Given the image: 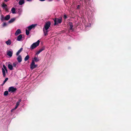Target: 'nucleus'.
Returning a JSON list of instances; mask_svg holds the SVG:
<instances>
[{
  "mask_svg": "<svg viewBox=\"0 0 131 131\" xmlns=\"http://www.w3.org/2000/svg\"><path fill=\"white\" fill-rule=\"evenodd\" d=\"M23 50V48H20L19 50H18V51L16 53V55L17 56H18L19 55V54Z\"/></svg>",
  "mask_w": 131,
  "mask_h": 131,
  "instance_id": "20",
  "label": "nucleus"
},
{
  "mask_svg": "<svg viewBox=\"0 0 131 131\" xmlns=\"http://www.w3.org/2000/svg\"><path fill=\"white\" fill-rule=\"evenodd\" d=\"M21 33V32L20 30L19 29H17L15 33V35L16 36H17L19 34Z\"/></svg>",
  "mask_w": 131,
  "mask_h": 131,
  "instance_id": "10",
  "label": "nucleus"
},
{
  "mask_svg": "<svg viewBox=\"0 0 131 131\" xmlns=\"http://www.w3.org/2000/svg\"><path fill=\"white\" fill-rule=\"evenodd\" d=\"M21 99H20L18 102H17L15 107L14 108V109H16L17 108L18 105H19L20 103L21 102Z\"/></svg>",
  "mask_w": 131,
  "mask_h": 131,
  "instance_id": "11",
  "label": "nucleus"
},
{
  "mask_svg": "<svg viewBox=\"0 0 131 131\" xmlns=\"http://www.w3.org/2000/svg\"><path fill=\"white\" fill-rule=\"evenodd\" d=\"M42 52V50H39V51H37L36 53V55H38V54H39L41 52Z\"/></svg>",
  "mask_w": 131,
  "mask_h": 131,
  "instance_id": "27",
  "label": "nucleus"
},
{
  "mask_svg": "<svg viewBox=\"0 0 131 131\" xmlns=\"http://www.w3.org/2000/svg\"><path fill=\"white\" fill-rule=\"evenodd\" d=\"M8 69L11 70H13V67L11 63L9 64H8Z\"/></svg>",
  "mask_w": 131,
  "mask_h": 131,
  "instance_id": "12",
  "label": "nucleus"
},
{
  "mask_svg": "<svg viewBox=\"0 0 131 131\" xmlns=\"http://www.w3.org/2000/svg\"><path fill=\"white\" fill-rule=\"evenodd\" d=\"M39 61V60L37 57H35L32 60V61H33L34 62H37Z\"/></svg>",
  "mask_w": 131,
  "mask_h": 131,
  "instance_id": "21",
  "label": "nucleus"
},
{
  "mask_svg": "<svg viewBox=\"0 0 131 131\" xmlns=\"http://www.w3.org/2000/svg\"><path fill=\"white\" fill-rule=\"evenodd\" d=\"M15 10L16 9L14 7H13L11 10V11L12 12V13L13 14H14L16 13H15Z\"/></svg>",
  "mask_w": 131,
  "mask_h": 131,
  "instance_id": "22",
  "label": "nucleus"
},
{
  "mask_svg": "<svg viewBox=\"0 0 131 131\" xmlns=\"http://www.w3.org/2000/svg\"><path fill=\"white\" fill-rule=\"evenodd\" d=\"M15 18H12L8 21V23H12L14 22L15 20Z\"/></svg>",
  "mask_w": 131,
  "mask_h": 131,
  "instance_id": "15",
  "label": "nucleus"
},
{
  "mask_svg": "<svg viewBox=\"0 0 131 131\" xmlns=\"http://www.w3.org/2000/svg\"><path fill=\"white\" fill-rule=\"evenodd\" d=\"M8 91H6L4 92V95L5 96H6L8 94Z\"/></svg>",
  "mask_w": 131,
  "mask_h": 131,
  "instance_id": "26",
  "label": "nucleus"
},
{
  "mask_svg": "<svg viewBox=\"0 0 131 131\" xmlns=\"http://www.w3.org/2000/svg\"><path fill=\"white\" fill-rule=\"evenodd\" d=\"M69 25L70 26V30H73V25L72 23V22H70L69 23Z\"/></svg>",
  "mask_w": 131,
  "mask_h": 131,
  "instance_id": "16",
  "label": "nucleus"
},
{
  "mask_svg": "<svg viewBox=\"0 0 131 131\" xmlns=\"http://www.w3.org/2000/svg\"><path fill=\"white\" fill-rule=\"evenodd\" d=\"M4 17L3 15H1V19L2 21L5 20Z\"/></svg>",
  "mask_w": 131,
  "mask_h": 131,
  "instance_id": "23",
  "label": "nucleus"
},
{
  "mask_svg": "<svg viewBox=\"0 0 131 131\" xmlns=\"http://www.w3.org/2000/svg\"><path fill=\"white\" fill-rule=\"evenodd\" d=\"M2 73L3 76L5 77L6 76V71L7 73V70L6 67L4 65H3V68L2 69Z\"/></svg>",
  "mask_w": 131,
  "mask_h": 131,
  "instance_id": "4",
  "label": "nucleus"
},
{
  "mask_svg": "<svg viewBox=\"0 0 131 131\" xmlns=\"http://www.w3.org/2000/svg\"><path fill=\"white\" fill-rule=\"evenodd\" d=\"M28 2H31L32 0H27Z\"/></svg>",
  "mask_w": 131,
  "mask_h": 131,
  "instance_id": "38",
  "label": "nucleus"
},
{
  "mask_svg": "<svg viewBox=\"0 0 131 131\" xmlns=\"http://www.w3.org/2000/svg\"><path fill=\"white\" fill-rule=\"evenodd\" d=\"M40 41L38 40L37 42L33 43L30 46V48L32 50L38 46L39 44Z\"/></svg>",
  "mask_w": 131,
  "mask_h": 131,
  "instance_id": "2",
  "label": "nucleus"
},
{
  "mask_svg": "<svg viewBox=\"0 0 131 131\" xmlns=\"http://www.w3.org/2000/svg\"><path fill=\"white\" fill-rule=\"evenodd\" d=\"M25 3L24 0H20L19 1L18 3L19 5H22Z\"/></svg>",
  "mask_w": 131,
  "mask_h": 131,
  "instance_id": "17",
  "label": "nucleus"
},
{
  "mask_svg": "<svg viewBox=\"0 0 131 131\" xmlns=\"http://www.w3.org/2000/svg\"><path fill=\"white\" fill-rule=\"evenodd\" d=\"M10 18V15H7L4 17L5 20H8Z\"/></svg>",
  "mask_w": 131,
  "mask_h": 131,
  "instance_id": "14",
  "label": "nucleus"
},
{
  "mask_svg": "<svg viewBox=\"0 0 131 131\" xmlns=\"http://www.w3.org/2000/svg\"><path fill=\"white\" fill-rule=\"evenodd\" d=\"M49 1L50 2V1H53V0H49Z\"/></svg>",
  "mask_w": 131,
  "mask_h": 131,
  "instance_id": "39",
  "label": "nucleus"
},
{
  "mask_svg": "<svg viewBox=\"0 0 131 131\" xmlns=\"http://www.w3.org/2000/svg\"><path fill=\"white\" fill-rule=\"evenodd\" d=\"M64 18L65 19H66L67 18V17L66 15H65L64 16Z\"/></svg>",
  "mask_w": 131,
  "mask_h": 131,
  "instance_id": "34",
  "label": "nucleus"
},
{
  "mask_svg": "<svg viewBox=\"0 0 131 131\" xmlns=\"http://www.w3.org/2000/svg\"><path fill=\"white\" fill-rule=\"evenodd\" d=\"M39 0L41 1L42 2V1H45V0Z\"/></svg>",
  "mask_w": 131,
  "mask_h": 131,
  "instance_id": "37",
  "label": "nucleus"
},
{
  "mask_svg": "<svg viewBox=\"0 0 131 131\" xmlns=\"http://www.w3.org/2000/svg\"><path fill=\"white\" fill-rule=\"evenodd\" d=\"M17 60L19 62H21L22 61V58L21 56L19 55L17 58Z\"/></svg>",
  "mask_w": 131,
  "mask_h": 131,
  "instance_id": "13",
  "label": "nucleus"
},
{
  "mask_svg": "<svg viewBox=\"0 0 131 131\" xmlns=\"http://www.w3.org/2000/svg\"><path fill=\"white\" fill-rule=\"evenodd\" d=\"M16 1H18V0H16Z\"/></svg>",
  "mask_w": 131,
  "mask_h": 131,
  "instance_id": "40",
  "label": "nucleus"
},
{
  "mask_svg": "<svg viewBox=\"0 0 131 131\" xmlns=\"http://www.w3.org/2000/svg\"><path fill=\"white\" fill-rule=\"evenodd\" d=\"M37 25V24H32L27 27L29 31H30L32 28H35V26Z\"/></svg>",
  "mask_w": 131,
  "mask_h": 131,
  "instance_id": "8",
  "label": "nucleus"
},
{
  "mask_svg": "<svg viewBox=\"0 0 131 131\" xmlns=\"http://www.w3.org/2000/svg\"><path fill=\"white\" fill-rule=\"evenodd\" d=\"M29 30H28L27 29L26 30V33L27 36H28L29 34Z\"/></svg>",
  "mask_w": 131,
  "mask_h": 131,
  "instance_id": "25",
  "label": "nucleus"
},
{
  "mask_svg": "<svg viewBox=\"0 0 131 131\" xmlns=\"http://www.w3.org/2000/svg\"><path fill=\"white\" fill-rule=\"evenodd\" d=\"M29 58V56L28 55H27L24 58V60L26 61L28 60Z\"/></svg>",
  "mask_w": 131,
  "mask_h": 131,
  "instance_id": "24",
  "label": "nucleus"
},
{
  "mask_svg": "<svg viewBox=\"0 0 131 131\" xmlns=\"http://www.w3.org/2000/svg\"><path fill=\"white\" fill-rule=\"evenodd\" d=\"M80 7V6L79 5H78L77 6V9H79Z\"/></svg>",
  "mask_w": 131,
  "mask_h": 131,
  "instance_id": "32",
  "label": "nucleus"
},
{
  "mask_svg": "<svg viewBox=\"0 0 131 131\" xmlns=\"http://www.w3.org/2000/svg\"><path fill=\"white\" fill-rule=\"evenodd\" d=\"M53 20L54 22V25H55L59 23H61L62 21V19L61 18H56L53 19Z\"/></svg>",
  "mask_w": 131,
  "mask_h": 131,
  "instance_id": "3",
  "label": "nucleus"
},
{
  "mask_svg": "<svg viewBox=\"0 0 131 131\" xmlns=\"http://www.w3.org/2000/svg\"><path fill=\"white\" fill-rule=\"evenodd\" d=\"M4 0L5 2H8V1H9V0Z\"/></svg>",
  "mask_w": 131,
  "mask_h": 131,
  "instance_id": "36",
  "label": "nucleus"
},
{
  "mask_svg": "<svg viewBox=\"0 0 131 131\" xmlns=\"http://www.w3.org/2000/svg\"><path fill=\"white\" fill-rule=\"evenodd\" d=\"M7 23H3V25H2V26L3 27H5L7 26Z\"/></svg>",
  "mask_w": 131,
  "mask_h": 131,
  "instance_id": "28",
  "label": "nucleus"
},
{
  "mask_svg": "<svg viewBox=\"0 0 131 131\" xmlns=\"http://www.w3.org/2000/svg\"><path fill=\"white\" fill-rule=\"evenodd\" d=\"M16 65V64L15 63H13V66L14 67H15Z\"/></svg>",
  "mask_w": 131,
  "mask_h": 131,
  "instance_id": "31",
  "label": "nucleus"
},
{
  "mask_svg": "<svg viewBox=\"0 0 131 131\" xmlns=\"http://www.w3.org/2000/svg\"><path fill=\"white\" fill-rule=\"evenodd\" d=\"M8 80V78H5V80L3 82V84H4Z\"/></svg>",
  "mask_w": 131,
  "mask_h": 131,
  "instance_id": "29",
  "label": "nucleus"
},
{
  "mask_svg": "<svg viewBox=\"0 0 131 131\" xmlns=\"http://www.w3.org/2000/svg\"><path fill=\"white\" fill-rule=\"evenodd\" d=\"M2 6L3 7L5 8V10L6 11H7L8 9L7 8V6L4 3H3L2 5Z\"/></svg>",
  "mask_w": 131,
  "mask_h": 131,
  "instance_id": "18",
  "label": "nucleus"
},
{
  "mask_svg": "<svg viewBox=\"0 0 131 131\" xmlns=\"http://www.w3.org/2000/svg\"><path fill=\"white\" fill-rule=\"evenodd\" d=\"M44 49H45V48L44 47H43L41 49H40V50H42V51L43 50H44Z\"/></svg>",
  "mask_w": 131,
  "mask_h": 131,
  "instance_id": "33",
  "label": "nucleus"
},
{
  "mask_svg": "<svg viewBox=\"0 0 131 131\" xmlns=\"http://www.w3.org/2000/svg\"><path fill=\"white\" fill-rule=\"evenodd\" d=\"M14 109V108L11 110V112H12L13 110H15V109Z\"/></svg>",
  "mask_w": 131,
  "mask_h": 131,
  "instance_id": "35",
  "label": "nucleus"
},
{
  "mask_svg": "<svg viewBox=\"0 0 131 131\" xmlns=\"http://www.w3.org/2000/svg\"><path fill=\"white\" fill-rule=\"evenodd\" d=\"M13 53V51L12 49H10L7 51V54L9 57H11L12 56Z\"/></svg>",
  "mask_w": 131,
  "mask_h": 131,
  "instance_id": "6",
  "label": "nucleus"
},
{
  "mask_svg": "<svg viewBox=\"0 0 131 131\" xmlns=\"http://www.w3.org/2000/svg\"><path fill=\"white\" fill-rule=\"evenodd\" d=\"M17 90V89L16 88H14L13 86H11L9 88L8 91L11 93H12L15 92Z\"/></svg>",
  "mask_w": 131,
  "mask_h": 131,
  "instance_id": "5",
  "label": "nucleus"
},
{
  "mask_svg": "<svg viewBox=\"0 0 131 131\" xmlns=\"http://www.w3.org/2000/svg\"><path fill=\"white\" fill-rule=\"evenodd\" d=\"M5 43L7 45H10L11 44V42L10 39H8L7 41H6Z\"/></svg>",
  "mask_w": 131,
  "mask_h": 131,
  "instance_id": "19",
  "label": "nucleus"
},
{
  "mask_svg": "<svg viewBox=\"0 0 131 131\" xmlns=\"http://www.w3.org/2000/svg\"><path fill=\"white\" fill-rule=\"evenodd\" d=\"M91 26V24L90 23H88L87 25V27H90Z\"/></svg>",
  "mask_w": 131,
  "mask_h": 131,
  "instance_id": "30",
  "label": "nucleus"
},
{
  "mask_svg": "<svg viewBox=\"0 0 131 131\" xmlns=\"http://www.w3.org/2000/svg\"><path fill=\"white\" fill-rule=\"evenodd\" d=\"M37 65L35 64V63L34 61H32L30 65V68L31 70H32L34 69L37 67Z\"/></svg>",
  "mask_w": 131,
  "mask_h": 131,
  "instance_id": "7",
  "label": "nucleus"
},
{
  "mask_svg": "<svg viewBox=\"0 0 131 131\" xmlns=\"http://www.w3.org/2000/svg\"><path fill=\"white\" fill-rule=\"evenodd\" d=\"M24 40V38L23 37L22 35L20 34L17 37V40L18 41H22Z\"/></svg>",
  "mask_w": 131,
  "mask_h": 131,
  "instance_id": "9",
  "label": "nucleus"
},
{
  "mask_svg": "<svg viewBox=\"0 0 131 131\" xmlns=\"http://www.w3.org/2000/svg\"><path fill=\"white\" fill-rule=\"evenodd\" d=\"M50 22L49 21L46 23L44 25L43 30L44 36H46L48 35V29L49 28L51 25Z\"/></svg>",
  "mask_w": 131,
  "mask_h": 131,
  "instance_id": "1",
  "label": "nucleus"
}]
</instances>
